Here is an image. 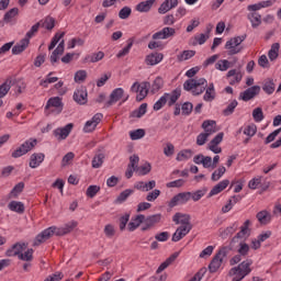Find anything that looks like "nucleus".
Listing matches in <instances>:
<instances>
[{"label": "nucleus", "instance_id": "6", "mask_svg": "<svg viewBox=\"0 0 281 281\" xmlns=\"http://www.w3.org/2000/svg\"><path fill=\"white\" fill-rule=\"evenodd\" d=\"M227 248H221L216 255L213 257L209 265L210 273H216L218 269H221V265H223V258H227Z\"/></svg>", "mask_w": 281, "mask_h": 281}, {"label": "nucleus", "instance_id": "38", "mask_svg": "<svg viewBox=\"0 0 281 281\" xmlns=\"http://www.w3.org/2000/svg\"><path fill=\"white\" fill-rule=\"evenodd\" d=\"M19 260H23L24 262H32L34 260V249L30 248L24 254L18 257Z\"/></svg>", "mask_w": 281, "mask_h": 281}, {"label": "nucleus", "instance_id": "31", "mask_svg": "<svg viewBox=\"0 0 281 281\" xmlns=\"http://www.w3.org/2000/svg\"><path fill=\"white\" fill-rule=\"evenodd\" d=\"M257 221H259L261 225H267V223L271 222V214L266 210L260 211L257 213Z\"/></svg>", "mask_w": 281, "mask_h": 281}, {"label": "nucleus", "instance_id": "1", "mask_svg": "<svg viewBox=\"0 0 281 281\" xmlns=\"http://www.w3.org/2000/svg\"><path fill=\"white\" fill-rule=\"evenodd\" d=\"M67 236L65 233L64 227H56V226H50L46 229H44L42 233H40L33 243V247H40V245H43V243H46V240H49L52 236Z\"/></svg>", "mask_w": 281, "mask_h": 281}, {"label": "nucleus", "instance_id": "7", "mask_svg": "<svg viewBox=\"0 0 281 281\" xmlns=\"http://www.w3.org/2000/svg\"><path fill=\"white\" fill-rule=\"evenodd\" d=\"M161 222V213L149 215L146 217L144 215L142 232H148V229H151V227H155L157 223Z\"/></svg>", "mask_w": 281, "mask_h": 281}, {"label": "nucleus", "instance_id": "17", "mask_svg": "<svg viewBox=\"0 0 281 281\" xmlns=\"http://www.w3.org/2000/svg\"><path fill=\"white\" fill-rule=\"evenodd\" d=\"M177 5H179V0H165L158 8V12L159 14H166L170 12L172 8H177Z\"/></svg>", "mask_w": 281, "mask_h": 281}, {"label": "nucleus", "instance_id": "23", "mask_svg": "<svg viewBox=\"0 0 281 281\" xmlns=\"http://www.w3.org/2000/svg\"><path fill=\"white\" fill-rule=\"evenodd\" d=\"M148 91H150V82H142L140 89L138 90V94L136 95V101L142 102V100H144L148 95Z\"/></svg>", "mask_w": 281, "mask_h": 281}, {"label": "nucleus", "instance_id": "61", "mask_svg": "<svg viewBox=\"0 0 281 281\" xmlns=\"http://www.w3.org/2000/svg\"><path fill=\"white\" fill-rule=\"evenodd\" d=\"M103 232L108 238H113L115 236V227L111 224L105 225Z\"/></svg>", "mask_w": 281, "mask_h": 281}, {"label": "nucleus", "instance_id": "18", "mask_svg": "<svg viewBox=\"0 0 281 281\" xmlns=\"http://www.w3.org/2000/svg\"><path fill=\"white\" fill-rule=\"evenodd\" d=\"M27 47H30V40L22 38L18 44H15L12 47V54L14 56H19V54H23V52H25V49H27Z\"/></svg>", "mask_w": 281, "mask_h": 281}, {"label": "nucleus", "instance_id": "10", "mask_svg": "<svg viewBox=\"0 0 281 281\" xmlns=\"http://www.w3.org/2000/svg\"><path fill=\"white\" fill-rule=\"evenodd\" d=\"M102 117H104L102 113L94 114L92 120L88 121L85 124L83 132L93 133V131H95V128L98 127L99 123L102 122Z\"/></svg>", "mask_w": 281, "mask_h": 281}, {"label": "nucleus", "instance_id": "4", "mask_svg": "<svg viewBox=\"0 0 281 281\" xmlns=\"http://www.w3.org/2000/svg\"><path fill=\"white\" fill-rule=\"evenodd\" d=\"M202 128L205 132L198 135L196 137L198 146H205V143L207 142V137L216 133V121H212V120L204 121L202 123Z\"/></svg>", "mask_w": 281, "mask_h": 281}, {"label": "nucleus", "instance_id": "26", "mask_svg": "<svg viewBox=\"0 0 281 281\" xmlns=\"http://www.w3.org/2000/svg\"><path fill=\"white\" fill-rule=\"evenodd\" d=\"M104 153L102 149H99L98 153L92 158V168H102V164H104Z\"/></svg>", "mask_w": 281, "mask_h": 281}, {"label": "nucleus", "instance_id": "3", "mask_svg": "<svg viewBox=\"0 0 281 281\" xmlns=\"http://www.w3.org/2000/svg\"><path fill=\"white\" fill-rule=\"evenodd\" d=\"M249 273H251V260L248 259L232 268L228 276L233 278L232 281H243Z\"/></svg>", "mask_w": 281, "mask_h": 281}, {"label": "nucleus", "instance_id": "62", "mask_svg": "<svg viewBox=\"0 0 281 281\" xmlns=\"http://www.w3.org/2000/svg\"><path fill=\"white\" fill-rule=\"evenodd\" d=\"M164 155H166V157H172V155H175V145H172V143L166 144V147L164 148Z\"/></svg>", "mask_w": 281, "mask_h": 281}, {"label": "nucleus", "instance_id": "34", "mask_svg": "<svg viewBox=\"0 0 281 281\" xmlns=\"http://www.w3.org/2000/svg\"><path fill=\"white\" fill-rule=\"evenodd\" d=\"M194 56H196V50H183L177 56V60L183 63V60H190V58H194Z\"/></svg>", "mask_w": 281, "mask_h": 281}, {"label": "nucleus", "instance_id": "56", "mask_svg": "<svg viewBox=\"0 0 281 281\" xmlns=\"http://www.w3.org/2000/svg\"><path fill=\"white\" fill-rule=\"evenodd\" d=\"M178 199L180 201V204L183 205L188 203L190 199H192V193L191 192L178 193Z\"/></svg>", "mask_w": 281, "mask_h": 281}, {"label": "nucleus", "instance_id": "37", "mask_svg": "<svg viewBox=\"0 0 281 281\" xmlns=\"http://www.w3.org/2000/svg\"><path fill=\"white\" fill-rule=\"evenodd\" d=\"M262 90L265 91V93H268V95H271V93L276 91V83L273 82V79L266 80L262 86Z\"/></svg>", "mask_w": 281, "mask_h": 281}, {"label": "nucleus", "instance_id": "52", "mask_svg": "<svg viewBox=\"0 0 281 281\" xmlns=\"http://www.w3.org/2000/svg\"><path fill=\"white\" fill-rule=\"evenodd\" d=\"M43 27H45V30H54V27H56V20L52 16H47L43 23Z\"/></svg>", "mask_w": 281, "mask_h": 281}, {"label": "nucleus", "instance_id": "49", "mask_svg": "<svg viewBox=\"0 0 281 281\" xmlns=\"http://www.w3.org/2000/svg\"><path fill=\"white\" fill-rule=\"evenodd\" d=\"M37 140L36 139H30L24 142L20 148L23 150H26V153H30V150H32L34 148V146H36Z\"/></svg>", "mask_w": 281, "mask_h": 281}, {"label": "nucleus", "instance_id": "29", "mask_svg": "<svg viewBox=\"0 0 281 281\" xmlns=\"http://www.w3.org/2000/svg\"><path fill=\"white\" fill-rule=\"evenodd\" d=\"M14 85V81L12 79H7L5 82L0 85V99L5 98L8 95V92L10 89H12V86Z\"/></svg>", "mask_w": 281, "mask_h": 281}, {"label": "nucleus", "instance_id": "22", "mask_svg": "<svg viewBox=\"0 0 281 281\" xmlns=\"http://www.w3.org/2000/svg\"><path fill=\"white\" fill-rule=\"evenodd\" d=\"M248 21L251 23V27L256 30V27H260L262 25V15L258 12H250L247 15Z\"/></svg>", "mask_w": 281, "mask_h": 281}, {"label": "nucleus", "instance_id": "57", "mask_svg": "<svg viewBox=\"0 0 281 281\" xmlns=\"http://www.w3.org/2000/svg\"><path fill=\"white\" fill-rule=\"evenodd\" d=\"M259 67H262V69H269L271 67V64H269V59L267 58V55H261L258 59Z\"/></svg>", "mask_w": 281, "mask_h": 281}, {"label": "nucleus", "instance_id": "13", "mask_svg": "<svg viewBox=\"0 0 281 281\" xmlns=\"http://www.w3.org/2000/svg\"><path fill=\"white\" fill-rule=\"evenodd\" d=\"M74 130V124L69 123L65 127H58L54 131L55 137H57L58 142H63V139H67L69 134Z\"/></svg>", "mask_w": 281, "mask_h": 281}, {"label": "nucleus", "instance_id": "59", "mask_svg": "<svg viewBox=\"0 0 281 281\" xmlns=\"http://www.w3.org/2000/svg\"><path fill=\"white\" fill-rule=\"evenodd\" d=\"M133 47V41L130 40L126 47H124L122 50H120L116 55V58H124V56H127L128 52H131V48Z\"/></svg>", "mask_w": 281, "mask_h": 281}, {"label": "nucleus", "instance_id": "2", "mask_svg": "<svg viewBox=\"0 0 281 281\" xmlns=\"http://www.w3.org/2000/svg\"><path fill=\"white\" fill-rule=\"evenodd\" d=\"M179 98H181V88H176L171 93H165L155 102L154 111H161L166 104H168V106H173V104H177Z\"/></svg>", "mask_w": 281, "mask_h": 281}, {"label": "nucleus", "instance_id": "35", "mask_svg": "<svg viewBox=\"0 0 281 281\" xmlns=\"http://www.w3.org/2000/svg\"><path fill=\"white\" fill-rule=\"evenodd\" d=\"M239 240H240V239L238 238V236L235 235V236L232 238L229 245L222 247V249H226V254H229L231 251H234V249H236L237 247H239V245H240V241H239Z\"/></svg>", "mask_w": 281, "mask_h": 281}, {"label": "nucleus", "instance_id": "20", "mask_svg": "<svg viewBox=\"0 0 281 281\" xmlns=\"http://www.w3.org/2000/svg\"><path fill=\"white\" fill-rule=\"evenodd\" d=\"M42 161H45V154L34 153L31 155L29 166H30V168H38V166H41Z\"/></svg>", "mask_w": 281, "mask_h": 281}, {"label": "nucleus", "instance_id": "39", "mask_svg": "<svg viewBox=\"0 0 281 281\" xmlns=\"http://www.w3.org/2000/svg\"><path fill=\"white\" fill-rule=\"evenodd\" d=\"M192 158V149H183L177 155V161H186V159Z\"/></svg>", "mask_w": 281, "mask_h": 281}, {"label": "nucleus", "instance_id": "25", "mask_svg": "<svg viewBox=\"0 0 281 281\" xmlns=\"http://www.w3.org/2000/svg\"><path fill=\"white\" fill-rule=\"evenodd\" d=\"M144 223V214L137 215L135 218H133L128 224H127V229L130 232H135L137 227H139Z\"/></svg>", "mask_w": 281, "mask_h": 281}, {"label": "nucleus", "instance_id": "33", "mask_svg": "<svg viewBox=\"0 0 281 281\" xmlns=\"http://www.w3.org/2000/svg\"><path fill=\"white\" fill-rule=\"evenodd\" d=\"M104 58V52L93 53L85 57V63H100Z\"/></svg>", "mask_w": 281, "mask_h": 281}, {"label": "nucleus", "instance_id": "28", "mask_svg": "<svg viewBox=\"0 0 281 281\" xmlns=\"http://www.w3.org/2000/svg\"><path fill=\"white\" fill-rule=\"evenodd\" d=\"M131 194H135V190H133V189H125L124 191H122L117 195V198L115 199L114 203H116V204L125 203V201L128 199V196H131Z\"/></svg>", "mask_w": 281, "mask_h": 281}, {"label": "nucleus", "instance_id": "45", "mask_svg": "<svg viewBox=\"0 0 281 281\" xmlns=\"http://www.w3.org/2000/svg\"><path fill=\"white\" fill-rule=\"evenodd\" d=\"M145 135H146V131L142 128L130 132V137L133 140L142 139V137H144Z\"/></svg>", "mask_w": 281, "mask_h": 281}, {"label": "nucleus", "instance_id": "30", "mask_svg": "<svg viewBox=\"0 0 281 281\" xmlns=\"http://www.w3.org/2000/svg\"><path fill=\"white\" fill-rule=\"evenodd\" d=\"M8 207L11 212H16L18 214H23V212H25V205L23 202L11 201Z\"/></svg>", "mask_w": 281, "mask_h": 281}, {"label": "nucleus", "instance_id": "64", "mask_svg": "<svg viewBox=\"0 0 281 281\" xmlns=\"http://www.w3.org/2000/svg\"><path fill=\"white\" fill-rule=\"evenodd\" d=\"M131 7H124L123 9L120 10L119 12V16L120 19H128V16H131Z\"/></svg>", "mask_w": 281, "mask_h": 281}, {"label": "nucleus", "instance_id": "55", "mask_svg": "<svg viewBox=\"0 0 281 281\" xmlns=\"http://www.w3.org/2000/svg\"><path fill=\"white\" fill-rule=\"evenodd\" d=\"M238 106V101L233 100L227 108L223 111L224 115H232L234 113V110Z\"/></svg>", "mask_w": 281, "mask_h": 281}, {"label": "nucleus", "instance_id": "54", "mask_svg": "<svg viewBox=\"0 0 281 281\" xmlns=\"http://www.w3.org/2000/svg\"><path fill=\"white\" fill-rule=\"evenodd\" d=\"M196 87V79H188L183 83L184 91H194Z\"/></svg>", "mask_w": 281, "mask_h": 281}, {"label": "nucleus", "instance_id": "50", "mask_svg": "<svg viewBox=\"0 0 281 281\" xmlns=\"http://www.w3.org/2000/svg\"><path fill=\"white\" fill-rule=\"evenodd\" d=\"M252 117L255 122H262V120H265V113L262 112V108H256L252 111Z\"/></svg>", "mask_w": 281, "mask_h": 281}, {"label": "nucleus", "instance_id": "21", "mask_svg": "<svg viewBox=\"0 0 281 281\" xmlns=\"http://www.w3.org/2000/svg\"><path fill=\"white\" fill-rule=\"evenodd\" d=\"M227 186H229L228 179L221 181L220 183L212 188V190L209 193V198L216 196V194H221V192H223V190H225Z\"/></svg>", "mask_w": 281, "mask_h": 281}, {"label": "nucleus", "instance_id": "14", "mask_svg": "<svg viewBox=\"0 0 281 281\" xmlns=\"http://www.w3.org/2000/svg\"><path fill=\"white\" fill-rule=\"evenodd\" d=\"M74 100L77 102V104H87L88 102V93H87V87H80L74 92Z\"/></svg>", "mask_w": 281, "mask_h": 281}, {"label": "nucleus", "instance_id": "44", "mask_svg": "<svg viewBox=\"0 0 281 281\" xmlns=\"http://www.w3.org/2000/svg\"><path fill=\"white\" fill-rule=\"evenodd\" d=\"M25 188V183L19 182L18 184L14 186V188L11 190L10 195L18 198L19 194L23 192V189Z\"/></svg>", "mask_w": 281, "mask_h": 281}, {"label": "nucleus", "instance_id": "63", "mask_svg": "<svg viewBox=\"0 0 281 281\" xmlns=\"http://www.w3.org/2000/svg\"><path fill=\"white\" fill-rule=\"evenodd\" d=\"M281 133V127L274 130L271 134H269L265 140V144H271V142H276V136Z\"/></svg>", "mask_w": 281, "mask_h": 281}, {"label": "nucleus", "instance_id": "12", "mask_svg": "<svg viewBox=\"0 0 281 281\" xmlns=\"http://www.w3.org/2000/svg\"><path fill=\"white\" fill-rule=\"evenodd\" d=\"M177 34V31L172 27H164L161 31L156 32L153 35L154 41H166V38H171V36H175Z\"/></svg>", "mask_w": 281, "mask_h": 281}, {"label": "nucleus", "instance_id": "5", "mask_svg": "<svg viewBox=\"0 0 281 281\" xmlns=\"http://www.w3.org/2000/svg\"><path fill=\"white\" fill-rule=\"evenodd\" d=\"M247 38V34L232 37L225 44V49H227L228 56H236V54H240L243 52V46H240L244 41Z\"/></svg>", "mask_w": 281, "mask_h": 281}, {"label": "nucleus", "instance_id": "47", "mask_svg": "<svg viewBox=\"0 0 281 281\" xmlns=\"http://www.w3.org/2000/svg\"><path fill=\"white\" fill-rule=\"evenodd\" d=\"M215 69L220 71H227L229 69V60L221 59L215 64Z\"/></svg>", "mask_w": 281, "mask_h": 281}, {"label": "nucleus", "instance_id": "27", "mask_svg": "<svg viewBox=\"0 0 281 281\" xmlns=\"http://www.w3.org/2000/svg\"><path fill=\"white\" fill-rule=\"evenodd\" d=\"M157 0H146L136 5L137 12H150V8L155 5Z\"/></svg>", "mask_w": 281, "mask_h": 281}, {"label": "nucleus", "instance_id": "58", "mask_svg": "<svg viewBox=\"0 0 281 281\" xmlns=\"http://www.w3.org/2000/svg\"><path fill=\"white\" fill-rule=\"evenodd\" d=\"M38 27H41V22H37L36 24H34L31 30L26 33L24 38H27V41H30V38L34 37L35 34L38 32Z\"/></svg>", "mask_w": 281, "mask_h": 281}, {"label": "nucleus", "instance_id": "42", "mask_svg": "<svg viewBox=\"0 0 281 281\" xmlns=\"http://www.w3.org/2000/svg\"><path fill=\"white\" fill-rule=\"evenodd\" d=\"M225 172H227V169L224 166L220 167L217 170H215L212 173L211 181H218L221 179V177H223V175H225Z\"/></svg>", "mask_w": 281, "mask_h": 281}, {"label": "nucleus", "instance_id": "36", "mask_svg": "<svg viewBox=\"0 0 281 281\" xmlns=\"http://www.w3.org/2000/svg\"><path fill=\"white\" fill-rule=\"evenodd\" d=\"M148 109V103H143L139 105V108L137 110H134L131 113V117H142L143 115H146V111Z\"/></svg>", "mask_w": 281, "mask_h": 281}, {"label": "nucleus", "instance_id": "46", "mask_svg": "<svg viewBox=\"0 0 281 281\" xmlns=\"http://www.w3.org/2000/svg\"><path fill=\"white\" fill-rule=\"evenodd\" d=\"M98 192H100V186L92 184V186L88 187V189L86 191V195L89 199H93L95 196V194H98Z\"/></svg>", "mask_w": 281, "mask_h": 281}, {"label": "nucleus", "instance_id": "32", "mask_svg": "<svg viewBox=\"0 0 281 281\" xmlns=\"http://www.w3.org/2000/svg\"><path fill=\"white\" fill-rule=\"evenodd\" d=\"M280 56V43H274L271 45L270 50L268 52L269 60L273 61Z\"/></svg>", "mask_w": 281, "mask_h": 281}, {"label": "nucleus", "instance_id": "15", "mask_svg": "<svg viewBox=\"0 0 281 281\" xmlns=\"http://www.w3.org/2000/svg\"><path fill=\"white\" fill-rule=\"evenodd\" d=\"M124 98V89L116 88L110 94V100L105 103L106 106H113L116 102H120Z\"/></svg>", "mask_w": 281, "mask_h": 281}, {"label": "nucleus", "instance_id": "19", "mask_svg": "<svg viewBox=\"0 0 281 281\" xmlns=\"http://www.w3.org/2000/svg\"><path fill=\"white\" fill-rule=\"evenodd\" d=\"M161 60H164V54L161 53H151L145 58L146 65H150L151 67L155 65H159Z\"/></svg>", "mask_w": 281, "mask_h": 281}, {"label": "nucleus", "instance_id": "43", "mask_svg": "<svg viewBox=\"0 0 281 281\" xmlns=\"http://www.w3.org/2000/svg\"><path fill=\"white\" fill-rule=\"evenodd\" d=\"M238 247L239 248L237 249V254H239L243 257L249 256V244L240 241Z\"/></svg>", "mask_w": 281, "mask_h": 281}, {"label": "nucleus", "instance_id": "41", "mask_svg": "<svg viewBox=\"0 0 281 281\" xmlns=\"http://www.w3.org/2000/svg\"><path fill=\"white\" fill-rule=\"evenodd\" d=\"M164 88V79L161 77H157L151 85V93H157L160 89Z\"/></svg>", "mask_w": 281, "mask_h": 281}, {"label": "nucleus", "instance_id": "53", "mask_svg": "<svg viewBox=\"0 0 281 281\" xmlns=\"http://www.w3.org/2000/svg\"><path fill=\"white\" fill-rule=\"evenodd\" d=\"M75 82H78L80 85V82H85V80H87V70H78L75 74Z\"/></svg>", "mask_w": 281, "mask_h": 281}, {"label": "nucleus", "instance_id": "8", "mask_svg": "<svg viewBox=\"0 0 281 281\" xmlns=\"http://www.w3.org/2000/svg\"><path fill=\"white\" fill-rule=\"evenodd\" d=\"M191 218L190 214L176 213L172 221L176 225H181L180 227H190V229H192V223H190Z\"/></svg>", "mask_w": 281, "mask_h": 281}, {"label": "nucleus", "instance_id": "16", "mask_svg": "<svg viewBox=\"0 0 281 281\" xmlns=\"http://www.w3.org/2000/svg\"><path fill=\"white\" fill-rule=\"evenodd\" d=\"M192 229L190 226H179L172 235V243H179L184 236H188Z\"/></svg>", "mask_w": 281, "mask_h": 281}, {"label": "nucleus", "instance_id": "9", "mask_svg": "<svg viewBox=\"0 0 281 281\" xmlns=\"http://www.w3.org/2000/svg\"><path fill=\"white\" fill-rule=\"evenodd\" d=\"M260 93V86H252L248 89H246L244 92H240L239 100H243L244 102H249V100H254L256 95Z\"/></svg>", "mask_w": 281, "mask_h": 281}, {"label": "nucleus", "instance_id": "11", "mask_svg": "<svg viewBox=\"0 0 281 281\" xmlns=\"http://www.w3.org/2000/svg\"><path fill=\"white\" fill-rule=\"evenodd\" d=\"M25 249H27V244L16 243L5 251V256H8L9 258L18 256V258H20Z\"/></svg>", "mask_w": 281, "mask_h": 281}, {"label": "nucleus", "instance_id": "60", "mask_svg": "<svg viewBox=\"0 0 281 281\" xmlns=\"http://www.w3.org/2000/svg\"><path fill=\"white\" fill-rule=\"evenodd\" d=\"M193 109H194V105H192L191 102H184L181 106L182 115H190Z\"/></svg>", "mask_w": 281, "mask_h": 281}, {"label": "nucleus", "instance_id": "24", "mask_svg": "<svg viewBox=\"0 0 281 281\" xmlns=\"http://www.w3.org/2000/svg\"><path fill=\"white\" fill-rule=\"evenodd\" d=\"M177 258H179V252L172 254L170 257H168L157 269L156 273H161V271H166L170 265H172Z\"/></svg>", "mask_w": 281, "mask_h": 281}, {"label": "nucleus", "instance_id": "48", "mask_svg": "<svg viewBox=\"0 0 281 281\" xmlns=\"http://www.w3.org/2000/svg\"><path fill=\"white\" fill-rule=\"evenodd\" d=\"M65 36V32L56 33L48 46L49 52H52V49H54V47H56V45H58V43L60 42V38H63Z\"/></svg>", "mask_w": 281, "mask_h": 281}, {"label": "nucleus", "instance_id": "40", "mask_svg": "<svg viewBox=\"0 0 281 281\" xmlns=\"http://www.w3.org/2000/svg\"><path fill=\"white\" fill-rule=\"evenodd\" d=\"M50 106H54L55 109H59V106H63V101L60 100V97L50 98L47 101L45 109H49Z\"/></svg>", "mask_w": 281, "mask_h": 281}, {"label": "nucleus", "instance_id": "51", "mask_svg": "<svg viewBox=\"0 0 281 281\" xmlns=\"http://www.w3.org/2000/svg\"><path fill=\"white\" fill-rule=\"evenodd\" d=\"M16 14H19V8L10 9L4 14L3 21H5V23H10V20L14 19V16H16Z\"/></svg>", "mask_w": 281, "mask_h": 281}]
</instances>
